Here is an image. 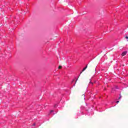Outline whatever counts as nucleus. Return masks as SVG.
<instances>
[{
    "mask_svg": "<svg viewBox=\"0 0 128 128\" xmlns=\"http://www.w3.org/2000/svg\"><path fill=\"white\" fill-rule=\"evenodd\" d=\"M90 84H93L94 83L92 82H90Z\"/></svg>",
    "mask_w": 128,
    "mask_h": 128,
    "instance_id": "7",
    "label": "nucleus"
},
{
    "mask_svg": "<svg viewBox=\"0 0 128 128\" xmlns=\"http://www.w3.org/2000/svg\"><path fill=\"white\" fill-rule=\"evenodd\" d=\"M54 112V110H52L50 112Z\"/></svg>",
    "mask_w": 128,
    "mask_h": 128,
    "instance_id": "6",
    "label": "nucleus"
},
{
    "mask_svg": "<svg viewBox=\"0 0 128 128\" xmlns=\"http://www.w3.org/2000/svg\"><path fill=\"white\" fill-rule=\"evenodd\" d=\"M120 96L119 97L118 100H120V98H122V96H120Z\"/></svg>",
    "mask_w": 128,
    "mask_h": 128,
    "instance_id": "5",
    "label": "nucleus"
},
{
    "mask_svg": "<svg viewBox=\"0 0 128 128\" xmlns=\"http://www.w3.org/2000/svg\"><path fill=\"white\" fill-rule=\"evenodd\" d=\"M62 68V66H60L58 67V68L60 69V68Z\"/></svg>",
    "mask_w": 128,
    "mask_h": 128,
    "instance_id": "4",
    "label": "nucleus"
},
{
    "mask_svg": "<svg viewBox=\"0 0 128 128\" xmlns=\"http://www.w3.org/2000/svg\"><path fill=\"white\" fill-rule=\"evenodd\" d=\"M116 102L117 104H118V102H120V101H117Z\"/></svg>",
    "mask_w": 128,
    "mask_h": 128,
    "instance_id": "9",
    "label": "nucleus"
},
{
    "mask_svg": "<svg viewBox=\"0 0 128 128\" xmlns=\"http://www.w3.org/2000/svg\"><path fill=\"white\" fill-rule=\"evenodd\" d=\"M128 54V51L124 52H122V56H126V54Z\"/></svg>",
    "mask_w": 128,
    "mask_h": 128,
    "instance_id": "2",
    "label": "nucleus"
},
{
    "mask_svg": "<svg viewBox=\"0 0 128 128\" xmlns=\"http://www.w3.org/2000/svg\"><path fill=\"white\" fill-rule=\"evenodd\" d=\"M76 80H78V79L76 80Z\"/></svg>",
    "mask_w": 128,
    "mask_h": 128,
    "instance_id": "11",
    "label": "nucleus"
},
{
    "mask_svg": "<svg viewBox=\"0 0 128 128\" xmlns=\"http://www.w3.org/2000/svg\"><path fill=\"white\" fill-rule=\"evenodd\" d=\"M86 68H88V65H86V66L83 68L82 72H84V70H86Z\"/></svg>",
    "mask_w": 128,
    "mask_h": 128,
    "instance_id": "3",
    "label": "nucleus"
},
{
    "mask_svg": "<svg viewBox=\"0 0 128 128\" xmlns=\"http://www.w3.org/2000/svg\"><path fill=\"white\" fill-rule=\"evenodd\" d=\"M96 66L92 63L89 66L88 68L89 70H96Z\"/></svg>",
    "mask_w": 128,
    "mask_h": 128,
    "instance_id": "1",
    "label": "nucleus"
},
{
    "mask_svg": "<svg viewBox=\"0 0 128 128\" xmlns=\"http://www.w3.org/2000/svg\"><path fill=\"white\" fill-rule=\"evenodd\" d=\"M33 126H36V124H33Z\"/></svg>",
    "mask_w": 128,
    "mask_h": 128,
    "instance_id": "10",
    "label": "nucleus"
},
{
    "mask_svg": "<svg viewBox=\"0 0 128 128\" xmlns=\"http://www.w3.org/2000/svg\"><path fill=\"white\" fill-rule=\"evenodd\" d=\"M82 96L83 98H84V94L82 95Z\"/></svg>",
    "mask_w": 128,
    "mask_h": 128,
    "instance_id": "8",
    "label": "nucleus"
}]
</instances>
